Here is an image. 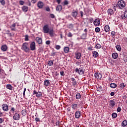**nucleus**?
Returning <instances> with one entry per match:
<instances>
[{"label": "nucleus", "mask_w": 127, "mask_h": 127, "mask_svg": "<svg viewBox=\"0 0 127 127\" xmlns=\"http://www.w3.org/2000/svg\"><path fill=\"white\" fill-rule=\"evenodd\" d=\"M21 49L26 53H29L30 52V49H29L28 43H24L22 44V48Z\"/></svg>", "instance_id": "1"}, {"label": "nucleus", "mask_w": 127, "mask_h": 127, "mask_svg": "<svg viewBox=\"0 0 127 127\" xmlns=\"http://www.w3.org/2000/svg\"><path fill=\"white\" fill-rule=\"evenodd\" d=\"M120 9H123L126 6V2L124 0H119L117 3Z\"/></svg>", "instance_id": "2"}, {"label": "nucleus", "mask_w": 127, "mask_h": 127, "mask_svg": "<svg viewBox=\"0 0 127 127\" xmlns=\"http://www.w3.org/2000/svg\"><path fill=\"white\" fill-rule=\"evenodd\" d=\"M50 31L49 28V26L48 24H46L43 27V31L44 33L48 34L49 32Z\"/></svg>", "instance_id": "3"}, {"label": "nucleus", "mask_w": 127, "mask_h": 127, "mask_svg": "<svg viewBox=\"0 0 127 127\" xmlns=\"http://www.w3.org/2000/svg\"><path fill=\"white\" fill-rule=\"evenodd\" d=\"M30 49L32 51H35L36 50V43L35 42H32L30 44Z\"/></svg>", "instance_id": "4"}, {"label": "nucleus", "mask_w": 127, "mask_h": 127, "mask_svg": "<svg viewBox=\"0 0 127 127\" xmlns=\"http://www.w3.org/2000/svg\"><path fill=\"white\" fill-rule=\"evenodd\" d=\"M93 24H94L95 26L98 27L99 26L100 24H101V20L99 18H97L93 21Z\"/></svg>", "instance_id": "5"}, {"label": "nucleus", "mask_w": 127, "mask_h": 127, "mask_svg": "<svg viewBox=\"0 0 127 127\" xmlns=\"http://www.w3.org/2000/svg\"><path fill=\"white\" fill-rule=\"evenodd\" d=\"M44 4L43 2H42L41 1H39L37 3V6L39 9H41L44 7Z\"/></svg>", "instance_id": "6"}, {"label": "nucleus", "mask_w": 127, "mask_h": 127, "mask_svg": "<svg viewBox=\"0 0 127 127\" xmlns=\"http://www.w3.org/2000/svg\"><path fill=\"white\" fill-rule=\"evenodd\" d=\"M95 77L97 79H101L102 77V75L101 73L96 72L95 73Z\"/></svg>", "instance_id": "7"}, {"label": "nucleus", "mask_w": 127, "mask_h": 127, "mask_svg": "<svg viewBox=\"0 0 127 127\" xmlns=\"http://www.w3.org/2000/svg\"><path fill=\"white\" fill-rule=\"evenodd\" d=\"M33 95H36L37 97H41L42 96V93L40 92H37L36 90H34Z\"/></svg>", "instance_id": "8"}, {"label": "nucleus", "mask_w": 127, "mask_h": 127, "mask_svg": "<svg viewBox=\"0 0 127 127\" xmlns=\"http://www.w3.org/2000/svg\"><path fill=\"white\" fill-rule=\"evenodd\" d=\"M35 41L38 44H42V39L39 37H37L35 38Z\"/></svg>", "instance_id": "9"}, {"label": "nucleus", "mask_w": 127, "mask_h": 127, "mask_svg": "<svg viewBox=\"0 0 127 127\" xmlns=\"http://www.w3.org/2000/svg\"><path fill=\"white\" fill-rule=\"evenodd\" d=\"M2 108L4 112H7L8 111V106L7 104H3Z\"/></svg>", "instance_id": "10"}, {"label": "nucleus", "mask_w": 127, "mask_h": 127, "mask_svg": "<svg viewBox=\"0 0 127 127\" xmlns=\"http://www.w3.org/2000/svg\"><path fill=\"white\" fill-rule=\"evenodd\" d=\"M13 119L15 121H18L20 119L19 115L18 113H15L14 116H13Z\"/></svg>", "instance_id": "11"}, {"label": "nucleus", "mask_w": 127, "mask_h": 127, "mask_svg": "<svg viewBox=\"0 0 127 127\" xmlns=\"http://www.w3.org/2000/svg\"><path fill=\"white\" fill-rule=\"evenodd\" d=\"M107 12H108V15L110 16L114 14V11L113 10V9H108Z\"/></svg>", "instance_id": "12"}, {"label": "nucleus", "mask_w": 127, "mask_h": 127, "mask_svg": "<svg viewBox=\"0 0 127 127\" xmlns=\"http://www.w3.org/2000/svg\"><path fill=\"white\" fill-rule=\"evenodd\" d=\"M75 118L79 119L80 117L81 114L79 111H76L75 114Z\"/></svg>", "instance_id": "13"}, {"label": "nucleus", "mask_w": 127, "mask_h": 127, "mask_svg": "<svg viewBox=\"0 0 127 127\" xmlns=\"http://www.w3.org/2000/svg\"><path fill=\"white\" fill-rule=\"evenodd\" d=\"M16 26V24L13 23L10 26V29L12 31H15V27Z\"/></svg>", "instance_id": "14"}, {"label": "nucleus", "mask_w": 127, "mask_h": 127, "mask_svg": "<svg viewBox=\"0 0 127 127\" xmlns=\"http://www.w3.org/2000/svg\"><path fill=\"white\" fill-rule=\"evenodd\" d=\"M75 57L77 60H79L81 57V53L79 52H76L75 53Z\"/></svg>", "instance_id": "15"}, {"label": "nucleus", "mask_w": 127, "mask_h": 127, "mask_svg": "<svg viewBox=\"0 0 127 127\" xmlns=\"http://www.w3.org/2000/svg\"><path fill=\"white\" fill-rule=\"evenodd\" d=\"M62 9H63V6L61 5H58L57 6V8H56V10H57V11L60 12L62 10Z\"/></svg>", "instance_id": "16"}, {"label": "nucleus", "mask_w": 127, "mask_h": 127, "mask_svg": "<svg viewBox=\"0 0 127 127\" xmlns=\"http://www.w3.org/2000/svg\"><path fill=\"white\" fill-rule=\"evenodd\" d=\"M109 105H110L111 107H114L115 106V102L114 99L110 100V102H109Z\"/></svg>", "instance_id": "17"}, {"label": "nucleus", "mask_w": 127, "mask_h": 127, "mask_svg": "<svg viewBox=\"0 0 127 127\" xmlns=\"http://www.w3.org/2000/svg\"><path fill=\"white\" fill-rule=\"evenodd\" d=\"M92 54H93V57L95 58H98L99 56V54L97 51H93Z\"/></svg>", "instance_id": "18"}, {"label": "nucleus", "mask_w": 127, "mask_h": 127, "mask_svg": "<svg viewBox=\"0 0 127 127\" xmlns=\"http://www.w3.org/2000/svg\"><path fill=\"white\" fill-rule=\"evenodd\" d=\"M50 84V82L48 79H46L44 81V85L46 86H48Z\"/></svg>", "instance_id": "19"}, {"label": "nucleus", "mask_w": 127, "mask_h": 127, "mask_svg": "<svg viewBox=\"0 0 127 127\" xmlns=\"http://www.w3.org/2000/svg\"><path fill=\"white\" fill-rule=\"evenodd\" d=\"M7 49V47L6 45H3L1 46V50L3 52L6 51Z\"/></svg>", "instance_id": "20"}, {"label": "nucleus", "mask_w": 127, "mask_h": 127, "mask_svg": "<svg viewBox=\"0 0 127 127\" xmlns=\"http://www.w3.org/2000/svg\"><path fill=\"white\" fill-rule=\"evenodd\" d=\"M112 58L114 59H116L118 57V54L117 53H113L112 55Z\"/></svg>", "instance_id": "21"}, {"label": "nucleus", "mask_w": 127, "mask_h": 127, "mask_svg": "<svg viewBox=\"0 0 127 127\" xmlns=\"http://www.w3.org/2000/svg\"><path fill=\"white\" fill-rule=\"evenodd\" d=\"M50 37H54V30L53 29H51L49 32Z\"/></svg>", "instance_id": "22"}, {"label": "nucleus", "mask_w": 127, "mask_h": 127, "mask_svg": "<svg viewBox=\"0 0 127 127\" xmlns=\"http://www.w3.org/2000/svg\"><path fill=\"white\" fill-rule=\"evenodd\" d=\"M84 73V70L82 68H80L78 72L79 75H83Z\"/></svg>", "instance_id": "23"}, {"label": "nucleus", "mask_w": 127, "mask_h": 127, "mask_svg": "<svg viewBox=\"0 0 127 127\" xmlns=\"http://www.w3.org/2000/svg\"><path fill=\"white\" fill-rule=\"evenodd\" d=\"M22 9L23 11L27 12L28 11V6H23L22 7Z\"/></svg>", "instance_id": "24"}, {"label": "nucleus", "mask_w": 127, "mask_h": 127, "mask_svg": "<svg viewBox=\"0 0 127 127\" xmlns=\"http://www.w3.org/2000/svg\"><path fill=\"white\" fill-rule=\"evenodd\" d=\"M71 14L73 17L76 18V16L78 15V12L76 11H74L73 12H72Z\"/></svg>", "instance_id": "25"}, {"label": "nucleus", "mask_w": 127, "mask_h": 127, "mask_svg": "<svg viewBox=\"0 0 127 127\" xmlns=\"http://www.w3.org/2000/svg\"><path fill=\"white\" fill-rule=\"evenodd\" d=\"M104 30L106 32L110 31V26L109 25L105 26L104 27Z\"/></svg>", "instance_id": "26"}, {"label": "nucleus", "mask_w": 127, "mask_h": 127, "mask_svg": "<svg viewBox=\"0 0 127 127\" xmlns=\"http://www.w3.org/2000/svg\"><path fill=\"white\" fill-rule=\"evenodd\" d=\"M71 107H72V108L73 110H75V109H76V108H78V104H72V105H71Z\"/></svg>", "instance_id": "27"}, {"label": "nucleus", "mask_w": 127, "mask_h": 127, "mask_svg": "<svg viewBox=\"0 0 127 127\" xmlns=\"http://www.w3.org/2000/svg\"><path fill=\"white\" fill-rule=\"evenodd\" d=\"M123 127H126L127 125V120H124L123 121L122 123Z\"/></svg>", "instance_id": "28"}, {"label": "nucleus", "mask_w": 127, "mask_h": 127, "mask_svg": "<svg viewBox=\"0 0 127 127\" xmlns=\"http://www.w3.org/2000/svg\"><path fill=\"white\" fill-rule=\"evenodd\" d=\"M110 86L111 88H115L117 87V85L114 83H111Z\"/></svg>", "instance_id": "29"}, {"label": "nucleus", "mask_w": 127, "mask_h": 127, "mask_svg": "<svg viewBox=\"0 0 127 127\" xmlns=\"http://www.w3.org/2000/svg\"><path fill=\"white\" fill-rule=\"evenodd\" d=\"M69 49L68 47H65L64 48V52L65 54L68 53L69 52Z\"/></svg>", "instance_id": "30"}, {"label": "nucleus", "mask_w": 127, "mask_h": 127, "mask_svg": "<svg viewBox=\"0 0 127 127\" xmlns=\"http://www.w3.org/2000/svg\"><path fill=\"white\" fill-rule=\"evenodd\" d=\"M6 88L10 90H12L13 89V86L10 84H7L6 85Z\"/></svg>", "instance_id": "31"}, {"label": "nucleus", "mask_w": 127, "mask_h": 127, "mask_svg": "<svg viewBox=\"0 0 127 127\" xmlns=\"http://www.w3.org/2000/svg\"><path fill=\"white\" fill-rule=\"evenodd\" d=\"M54 63L53 61H49L48 62V65H49L50 66H51L53 65Z\"/></svg>", "instance_id": "32"}, {"label": "nucleus", "mask_w": 127, "mask_h": 127, "mask_svg": "<svg viewBox=\"0 0 127 127\" xmlns=\"http://www.w3.org/2000/svg\"><path fill=\"white\" fill-rule=\"evenodd\" d=\"M116 48L117 49V51H121V50H122V48L121 47V46L120 45H117L116 46Z\"/></svg>", "instance_id": "33"}, {"label": "nucleus", "mask_w": 127, "mask_h": 127, "mask_svg": "<svg viewBox=\"0 0 127 127\" xmlns=\"http://www.w3.org/2000/svg\"><path fill=\"white\" fill-rule=\"evenodd\" d=\"M117 116H118L117 113H112V117L114 119L117 118Z\"/></svg>", "instance_id": "34"}, {"label": "nucleus", "mask_w": 127, "mask_h": 127, "mask_svg": "<svg viewBox=\"0 0 127 127\" xmlns=\"http://www.w3.org/2000/svg\"><path fill=\"white\" fill-rule=\"evenodd\" d=\"M81 98V95L79 93H77L76 95V99L79 100Z\"/></svg>", "instance_id": "35"}, {"label": "nucleus", "mask_w": 127, "mask_h": 127, "mask_svg": "<svg viewBox=\"0 0 127 127\" xmlns=\"http://www.w3.org/2000/svg\"><path fill=\"white\" fill-rule=\"evenodd\" d=\"M27 114V110L26 109H23L22 111V114L24 116L26 115Z\"/></svg>", "instance_id": "36"}, {"label": "nucleus", "mask_w": 127, "mask_h": 127, "mask_svg": "<svg viewBox=\"0 0 127 127\" xmlns=\"http://www.w3.org/2000/svg\"><path fill=\"white\" fill-rule=\"evenodd\" d=\"M24 41H29V36L27 35H26L24 36Z\"/></svg>", "instance_id": "37"}, {"label": "nucleus", "mask_w": 127, "mask_h": 127, "mask_svg": "<svg viewBox=\"0 0 127 127\" xmlns=\"http://www.w3.org/2000/svg\"><path fill=\"white\" fill-rule=\"evenodd\" d=\"M6 34H7L9 37H11L12 36V35H11V33H10V31L9 30H7L6 31Z\"/></svg>", "instance_id": "38"}, {"label": "nucleus", "mask_w": 127, "mask_h": 127, "mask_svg": "<svg viewBox=\"0 0 127 127\" xmlns=\"http://www.w3.org/2000/svg\"><path fill=\"white\" fill-rule=\"evenodd\" d=\"M95 48L96 49H101V45H100L99 44H97L95 46Z\"/></svg>", "instance_id": "39"}, {"label": "nucleus", "mask_w": 127, "mask_h": 127, "mask_svg": "<svg viewBox=\"0 0 127 127\" xmlns=\"http://www.w3.org/2000/svg\"><path fill=\"white\" fill-rule=\"evenodd\" d=\"M67 27L69 28V29H71L73 27H74V25L72 24H69L68 26H67Z\"/></svg>", "instance_id": "40"}, {"label": "nucleus", "mask_w": 127, "mask_h": 127, "mask_svg": "<svg viewBox=\"0 0 127 127\" xmlns=\"http://www.w3.org/2000/svg\"><path fill=\"white\" fill-rule=\"evenodd\" d=\"M86 37V33L82 34L81 36V39H85Z\"/></svg>", "instance_id": "41"}, {"label": "nucleus", "mask_w": 127, "mask_h": 127, "mask_svg": "<svg viewBox=\"0 0 127 127\" xmlns=\"http://www.w3.org/2000/svg\"><path fill=\"white\" fill-rule=\"evenodd\" d=\"M126 87V85H125V83H122L120 84V87L121 88H124Z\"/></svg>", "instance_id": "42"}, {"label": "nucleus", "mask_w": 127, "mask_h": 127, "mask_svg": "<svg viewBox=\"0 0 127 127\" xmlns=\"http://www.w3.org/2000/svg\"><path fill=\"white\" fill-rule=\"evenodd\" d=\"M84 11L86 13V14H87L89 13L90 10L88 8H85L84 9Z\"/></svg>", "instance_id": "43"}, {"label": "nucleus", "mask_w": 127, "mask_h": 127, "mask_svg": "<svg viewBox=\"0 0 127 127\" xmlns=\"http://www.w3.org/2000/svg\"><path fill=\"white\" fill-rule=\"evenodd\" d=\"M90 23H92L93 22V18L90 17L88 19Z\"/></svg>", "instance_id": "44"}, {"label": "nucleus", "mask_w": 127, "mask_h": 127, "mask_svg": "<svg viewBox=\"0 0 127 127\" xmlns=\"http://www.w3.org/2000/svg\"><path fill=\"white\" fill-rule=\"evenodd\" d=\"M61 48V46L59 45H57L55 47V49H57V50H60Z\"/></svg>", "instance_id": "45"}, {"label": "nucleus", "mask_w": 127, "mask_h": 127, "mask_svg": "<svg viewBox=\"0 0 127 127\" xmlns=\"http://www.w3.org/2000/svg\"><path fill=\"white\" fill-rule=\"evenodd\" d=\"M121 18L123 19H125L126 18H127V17L125 16V15H124V14H123L122 15V16H121Z\"/></svg>", "instance_id": "46"}, {"label": "nucleus", "mask_w": 127, "mask_h": 127, "mask_svg": "<svg viewBox=\"0 0 127 127\" xmlns=\"http://www.w3.org/2000/svg\"><path fill=\"white\" fill-rule=\"evenodd\" d=\"M0 2L2 5H4L5 4V0H1L0 1Z\"/></svg>", "instance_id": "47"}, {"label": "nucleus", "mask_w": 127, "mask_h": 127, "mask_svg": "<svg viewBox=\"0 0 127 127\" xmlns=\"http://www.w3.org/2000/svg\"><path fill=\"white\" fill-rule=\"evenodd\" d=\"M4 122V118H0V124Z\"/></svg>", "instance_id": "48"}, {"label": "nucleus", "mask_w": 127, "mask_h": 127, "mask_svg": "<svg viewBox=\"0 0 127 127\" xmlns=\"http://www.w3.org/2000/svg\"><path fill=\"white\" fill-rule=\"evenodd\" d=\"M97 91L99 92H101L102 91V87L101 86L97 88Z\"/></svg>", "instance_id": "49"}, {"label": "nucleus", "mask_w": 127, "mask_h": 127, "mask_svg": "<svg viewBox=\"0 0 127 127\" xmlns=\"http://www.w3.org/2000/svg\"><path fill=\"white\" fill-rule=\"evenodd\" d=\"M100 31V29L99 27H96L95 28V32L98 33Z\"/></svg>", "instance_id": "50"}, {"label": "nucleus", "mask_w": 127, "mask_h": 127, "mask_svg": "<svg viewBox=\"0 0 127 127\" xmlns=\"http://www.w3.org/2000/svg\"><path fill=\"white\" fill-rule=\"evenodd\" d=\"M93 47L92 46H90L88 48V50L90 51H92L93 49H92Z\"/></svg>", "instance_id": "51"}, {"label": "nucleus", "mask_w": 127, "mask_h": 127, "mask_svg": "<svg viewBox=\"0 0 127 127\" xmlns=\"http://www.w3.org/2000/svg\"><path fill=\"white\" fill-rule=\"evenodd\" d=\"M117 112H121V107H119L118 108H117Z\"/></svg>", "instance_id": "52"}, {"label": "nucleus", "mask_w": 127, "mask_h": 127, "mask_svg": "<svg viewBox=\"0 0 127 127\" xmlns=\"http://www.w3.org/2000/svg\"><path fill=\"white\" fill-rule=\"evenodd\" d=\"M111 34L112 37L115 36L116 35V33L114 31L112 32Z\"/></svg>", "instance_id": "53"}, {"label": "nucleus", "mask_w": 127, "mask_h": 127, "mask_svg": "<svg viewBox=\"0 0 127 127\" xmlns=\"http://www.w3.org/2000/svg\"><path fill=\"white\" fill-rule=\"evenodd\" d=\"M68 37L71 38L72 37V34L70 32L68 33Z\"/></svg>", "instance_id": "54"}, {"label": "nucleus", "mask_w": 127, "mask_h": 127, "mask_svg": "<svg viewBox=\"0 0 127 127\" xmlns=\"http://www.w3.org/2000/svg\"><path fill=\"white\" fill-rule=\"evenodd\" d=\"M68 4V2L66 0H65L64 3V5H67Z\"/></svg>", "instance_id": "55"}, {"label": "nucleus", "mask_w": 127, "mask_h": 127, "mask_svg": "<svg viewBox=\"0 0 127 127\" xmlns=\"http://www.w3.org/2000/svg\"><path fill=\"white\" fill-rule=\"evenodd\" d=\"M56 126L59 127L60 126V122L58 121L57 123H56Z\"/></svg>", "instance_id": "56"}, {"label": "nucleus", "mask_w": 127, "mask_h": 127, "mask_svg": "<svg viewBox=\"0 0 127 127\" xmlns=\"http://www.w3.org/2000/svg\"><path fill=\"white\" fill-rule=\"evenodd\" d=\"M24 3V2L22 0H20V1H19V4L22 5Z\"/></svg>", "instance_id": "57"}, {"label": "nucleus", "mask_w": 127, "mask_h": 127, "mask_svg": "<svg viewBox=\"0 0 127 127\" xmlns=\"http://www.w3.org/2000/svg\"><path fill=\"white\" fill-rule=\"evenodd\" d=\"M35 121L37 122H40V119L38 118H36L35 119Z\"/></svg>", "instance_id": "58"}, {"label": "nucleus", "mask_w": 127, "mask_h": 127, "mask_svg": "<svg viewBox=\"0 0 127 127\" xmlns=\"http://www.w3.org/2000/svg\"><path fill=\"white\" fill-rule=\"evenodd\" d=\"M80 14L81 15V17H83V12L82 11H80Z\"/></svg>", "instance_id": "59"}, {"label": "nucleus", "mask_w": 127, "mask_h": 127, "mask_svg": "<svg viewBox=\"0 0 127 127\" xmlns=\"http://www.w3.org/2000/svg\"><path fill=\"white\" fill-rule=\"evenodd\" d=\"M76 84V80L72 81V85H73V86H75Z\"/></svg>", "instance_id": "60"}, {"label": "nucleus", "mask_w": 127, "mask_h": 127, "mask_svg": "<svg viewBox=\"0 0 127 127\" xmlns=\"http://www.w3.org/2000/svg\"><path fill=\"white\" fill-rule=\"evenodd\" d=\"M60 74H61V76H64V71L63 70L61 71Z\"/></svg>", "instance_id": "61"}, {"label": "nucleus", "mask_w": 127, "mask_h": 127, "mask_svg": "<svg viewBox=\"0 0 127 127\" xmlns=\"http://www.w3.org/2000/svg\"><path fill=\"white\" fill-rule=\"evenodd\" d=\"M50 43V40H48L46 42V45H49Z\"/></svg>", "instance_id": "62"}, {"label": "nucleus", "mask_w": 127, "mask_h": 127, "mask_svg": "<svg viewBox=\"0 0 127 127\" xmlns=\"http://www.w3.org/2000/svg\"><path fill=\"white\" fill-rule=\"evenodd\" d=\"M50 17L52 18H54V17H55V16H54V15L53 14H50Z\"/></svg>", "instance_id": "63"}, {"label": "nucleus", "mask_w": 127, "mask_h": 127, "mask_svg": "<svg viewBox=\"0 0 127 127\" xmlns=\"http://www.w3.org/2000/svg\"><path fill=\"white\" fill-rule=\"evenodd\" d=\"M124 14L125 15V17L127 18V11L124 12Z\"/></svg>", "instance_id": "64"}]
</instances>
